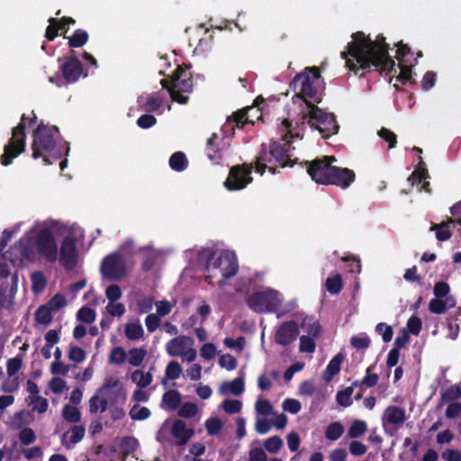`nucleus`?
Returning a JSON list of instances; mask_svg holds the SVG:
<instances>
[{"mask_svg": "<svg viewBox=\"0 0 461 461\" xmlns=\"http://www.w3.org/2000/svg\"><path fill=\"white\" fill-rule=\"evenodd\" d=\"M351 38L347 50L341 52V58L345 59L346 67L355 75L359 70L369 71L372 68L381 74L396 72L395 62L389 55V44L383 34L372 40L363 32H357L352 33Z\"/></svg>", "mask_w": 461, "mask_h": 461, "instance_id": "nucleus-1", "label": "nucleus"}, {"mask_svg": "<svg viewBox=\"0 0 461 461\" xmlns=\"http://www.w3.org/2000/svg\"><path fill=\"white\" fill-rule=\"evenodd\" d=\"M32 138V158H42L45 165H51L68 155L69 144L67 141L59 143L60 132L57 126H50L41 121L33 131Z\"/></svg>", "mask_w": 461, "mask_h": 461, "instance_id": "nucleus-2", "label": "nucleus"}, {"mask_svg": "<svg viewBox=\"0 0 461 461\" xmlns=\"http://www.w3.org/2000/svg\"><path fill=\"white\" fill-rule=\"evenodd\" d=\"M278 132L280 134L279 140H272L269 145L276 167H293L294 161L289 151L292 148L293 140L301 138V136L298 132H294L292 122L289 119L282 121L278 126Z\"/></svg>", "mask_w": 461, "mask_h": 461, "instance_id": "nucleus-3", "label": "nucleus"}, {"mask_svg": "<svg viewBox=\"0 0 461 461\" xmlns=\"http://www.w3.org/2000/svg\"><path fill=\"white\" fill-rule=\"evenodd\" d=\"M208 259L204 271L205 280L211 283V279L216 275L213 273L219 270L223 280H228L234 276L239 271L238 260L234 253L224 252L215 258L216 253L213 250L207 249Z\"/></svg>", "mask_w": 461, "mask_h": 461, "instance_id": "nucleus-4", "label": "nucleus"}, {"mask_svg": "<svg viewBox=\"0 0 461 461\" xmlns=\"http://www.w3.org/2000/svg\"><path fill=\"white\" fill-rule=\"evenodd\" d=\"M320 78L321 71L317 67L306 68L303 72L297 74L291 83L294 90H299L296 96L303 99L306 104L309 103L307 99L319 104L321 96L315 84Z\"/></svg>", "mask_w": 461, "mask_h": 461, "instance_id": "nucleus-5", "label": "nucleus"}, {"mask_svg": "<svg viewBox=\"0 0 461 461\" xmlns=\"http://www.w3.org/2000/svg\"><path fill=\"white\" fill-rule=\"evenodd\" d=\"M246 304L256 313H277L280 317L284 312H278L282 299L277 290L267 287L263 291L254 292L246 297Z\"/></svg>", "mask_w": 461, "mask_h": 461, "instance_id": "nucleus-6", "label": "nucleus"}, {"mask_svg": "<svg viewBox=\"0 0 461 461\" xmlns=\"http://www.w3.org/2000/svg\"><path fill=\"white\" fill-rule=\"evenodd\" d=\"M25 114L21 116L20 123L12 130V137L4 147V153L0 156V162L7 167L13 163V160L23 153L26 149L25 133Z\"/></svg>", "mask_w": 461, "mask_h": 461, "instance_id": "nucleus-7", "label": "nucleus"}, {"mask_svg": "<svg viewBox=\"0 0 461 461\" xmlns=\"http://www.w3.org/2000/svg\"><path fill=\"white\" fill-rule=\"evenodd\" d=\"M190 66L185 64L178 65L173 75L171 76V83L173 88L170 89V97L174 102L181 104H187L189 98L183 94H189L193 91V77Z\"/></svg>", "mask_w": 461, "mask_h": 461, "instance_id": "nucleus-8", "label": "nucleus"}, {"mask_svg": "<svg viewBox=\"0 0 461 461\" xmlns=\"http://www.w3.org/2000/svg\"><path fill=\"white\" fill-rule=\"evenodd\" d=\"M307 106L311 108L308 123L311 128L318 130L322 138L328 139L339 131V125L333 113L320 109L312 103H307Z\"/></svg>", "mask_w": 461, "mask_h": 461, "instance_id": "nucleus-9", "label": "nucleus"}, {"mask_svg": "<svg viewBox=\"0 0 461 461\" xmlns=\"http://www.w3.org/2000/svg\"><path fill=\"white\" fill-rule=\"evenodd\" d=\"M4 257L14 266H24L35 259L34 243L31 237L23 236L5 252Z\"/></svg>", "mask_w": 461, "mask_h": 461, "instance_id": "nucleus-10", "label": "nucleus"}, {"mask_svg": "<svg viewBox=\"0 0 461 461\" xmlns=\"http://www.w3.org/2000/svg\"><path fill=\"white\" fill-rule=\"evenodd\" d=\"M255 116L258 120L261 118V113L258 109L252 106H248L234 112L230 117H228L227 122L221 127L223 135H233L235 128L244 129L247 124L254 125Z\"/></svg>", "mask_w": 461, "mask_h": 461, "instance_id": "nucleus-11", "label": "nucleus"}, {"mask_svg": "<svg viewBox=\"0 0 461 461\" xmlns=\"http://www.w3.org/2000/svg\"><path fill=\"white\" fill-rule=\"evenodd\" d=\"M336 160L334 156H323L312 161H306V169L312 180L319 185H329L332 163Z\"/></svg>", "mask_w": 461, "mask_h": 461, "instance_id": "nucleus-12", "label": "nucleus"}, {"mask_svg": "<svg viewBox=\"0 0 461 461\" xmlns=\"http://www.w3.org/2000/svg\"><path fill=\"white\" fill-rule=\"evenodd\" d=\"M253 164L243 163L230 167L224 186L230 191L244 189L253 180L251 173Z\"/></svg>", "mask_w": 461, "mask_h": 461, "instance_id": "nucleus-13", "label": "nucleus"}, {"mask_svg": "<svg viewBox=\"0 0 461 461\" xmlns=\"http://www.w3.org/2000/svg\"><path fill=\"white\" fill-rule=\"evenodd\" d=\"M34 248L44 259L49 263L58 260V245L51 230L43 228L39 230L35 237Z\"/></svg>", "mask_w": 461, "mask_h": 461, "instance_id": "nucleus-14", "label": "nucleus"}, {"mask_svg": "<svg viewBox=\"0 0 461 461\" xmlns=\"http://www.w3.org/2000/svg\"><path fill=\"white\" fill-rule=\"evenodd\" d=\"M101 273L110 281H120L126 274V264L117 252L108 254L102 261Z\"/></svg>", "mask_w": 461, "mask_h": 461, "instance_id": "nucleus-15", "label": "nucleus"}, {"mask_svg": "<svg viewBox=\"0 0 461 461\" xmlns=\"http://www.w3.org/2000/svg\"><path fill=\"white\" fill-rule=\"evenodd\" d=\"M58 62L60 64L59 69L66 85L74 84L80 78L83 73V64L75 56L59 57Z\"/></svg>", "mask_w": 461, "mask_h": 461, "instance_id": "nucleus-16", "label": "nucleus"}, {"mask_svg": "<svg viewBox=\"0 0 461 461\" xmlns=\"http://www.w3.org/2000/svg\"><path fill=\"white\" fill-rule=\"evenodd\" d=\"M60 265L67 270L72 271L77 265L78 254L74 237L68 235L63 238L59 249Z\"/></svg>", "mask_w": 461, "mask_h": 461, "instance_id": "nucleus-17", "label": "nucleus"}, {"mask_svg": "<svg viewBox=\"0 0 461 461\" xmlns=\"http://www.w3.org/2000/svg\"><path fill=\"white\" fill-rule=\"evenodd\" d=\"M170 429L173 437L178 445H185L194 435V431L186 427V424L181 420H175L172 425L168 421L164 422L160 431L158 433V439L163 440V431Z\"/></svg>", "mask_w": 461, "mask_h": 461, "instance_id": "nucleus-18", "label": "nucleus"}, {"mask_svg": "<svg viewBox=\"0 0 461 461\" xmlns=\"http://www.w3.org/2000/svg\"><path fill=\"white\" fill-rule=\"evenodd\" d=\"M299 327L294 321L283 322L276 331L275 342L281 346H288L299 335Z\"/></svg>", "mask_w": 461, "mask_h": 461, "instance_id": "nucleus-19", "label": "nucleus"}, {"mask_svg": "<svg viewBox=\"0 0 461 461\" xmlns=\"http://www.w3.org/2000/svg\"><path fill=\"white\" fill-rule=\"evenodd\" d=\"M330 173L329 185H336L341 189H347L349 187L356 179L355 172L348 167H339L332 165V170Z\"/></svg>", "mask_w": 461, "mask_h": 461, "instance_id": "nucleus-20", "label": "nucleus"}, {"mask_svg": "<svg viewBox=\"0 0 461 461\" xmlns=\"http://www.w3.org/2000/svg\"><path fill=\"white\" fill-rule=\"evenodd\" d=\"M100 393H103L107 400L108 405H123L126 401V392L122 385L117 382L105 384L100 388Z\"/></svg>", "mask_w": 461, "mask_h": 461, "instance_id": "nucleus-21", "label": "nucleus"}, {"mask_svg": "<svg viewBox=\"0 0 461 461\" xmlns=\"http://www.w3.org/2000/svg\"><path fill=\"white\" fill-rule=\"evenodd\" d=\"M429 177V171L426 167L423 158L422 157H419L418 165L416 166L414 171L408 177V182L411 183V185H419L422 183V185L419 188V191L430 193L431 189L429 186V182L426 181V179Z\"/></svg>", "mask_w": 461, "mask_h": 461, "instance_id": "nucleus-22", "label": "nucleus"}, {"mask_svg": "<svg viewBox=\"0 0 461 461\" xmlns=\"http://www.w3.org/2000/svg\"><path fill=\"white\" fill-rule=\"evenodd\" d=\"M275 162L274 158L271 156V149H267V146L266 143H263L261 145V149L259 154L256 158L255 161V171L261 176L266 172V169L268 168V170L272 174L276 173V165L273 166V163Z\"/></svg>", "mask_w": 461, "mask_h": 461, "instance_id": "nucleus-23", "label": "nucleus"}, {"mask_svg": "<svg viewBox=\"0 0 461 461\" xmlns=\"http://www.w3.org/2000/svg\"><path fill=\"white\" fill-rule=\"evenodd\" d=\"M194 340L186 336H177L170 339L166 345V350L171 357H178L192 346Z\"/></svg>", "mask_w": 461, "mask_h": 461, "instance_id": "nucleus-24", "label": "nucleus"}, {"mask_svg": "<svg viewBox=\"0 0 461 461\" xmlns=\"http://www.w3.org/2000/svg\"><path fill=\"white\" fill-rule=\"evenodd\" d=\"M85 434L86 429L83 425H74L63 433L61 443L66 448H72L84 438Z\"/></svg>", "mask_w": 461, "mask_h": 461, "instance_id": "nucleus-25", "label": "nucleus"}, {"mask_svg": "<svg viewBox=\"0 0 461 461\" xmlns=\"http://www.w3.org/2000/svg\"><path fill=\"white\" fill-rule=\"evenodd\" d=\"M49 25L45 31V38L49 41H53L59 35L63 36L65 39L68 37L66 33L68 32L69 28L60 22V19L50 17L48 20Z\"/></svg>", "mask_w": 461, "mask_h": 461, "instance_id": "nucleus-26", "label": "nucleus"}, {"mask_svg": "<svg viewBox=\"0 0 461 461\" xmlns=\"http://www.w3.org/2000/svg\"><path fill=\"white\" fill-rule=\"evenodd\" d=\"M244 388V380L242 377H237L231 381L223 382L219 387V392L223 396H239L243 393Z\"/></svg>", "mask_w": 461, "mask_h": 461, "instance_id": "nucleus-27", "label": "nucleus"}, {"mask_svg": "<svg viewBox=\"0 0 461 461\" xmlns=\"http://www.w3.org/2000/svg\"><path fill=\"white\" fill-rule=\"evenodd\" d=\"M219 136L217 133H212L206 142V154L208 158L213 163H220L222 158L221 149L219 148L217 140Z\"/></svg>", "mask_w": 461, "mask_h": 461, "instance_id": "nucleus-28", "label": "nucleus"}, {"mask_svg": "<svg viewBox=\"0 0 461 461\" xmlns=\"http://www.w3.org/2000/svg\"><path fill=\"white\" fill-rule=\"evenodd\" d=\"M405 411L396 406H390L384 411L383 420L384 423L399 425L405 420Z\"/></svg>", "mask_w": 461, "mask_h": 461, "instance_id": "nucleus-29", "label": "nucleus"}, {"mask_svg": "<svg viewBox=\"0 0 461 461\" xmlns=\"http://www.w3.org/2000/svg\"><path fill=\"white\" fill-rule=\"evenodd\" d=\"M453 224L448 221V218L447 221H443L438 224H432L430 227L431 231L436 232V238L439 241L448 240L452 237V231L449 229V225Z\"/></svg>", "mask_w": 461, "mask_h": 461, "instance_id": "nucleus-30", "label": "nucleus"}, {"mask_svg": "<svg viewBox=\"0 0 461 461\" xmlns=\"http://www.w3.org/2000/svg\"><path fill=\"white\" fill-rule=\"evenodd\" d=\"M169 167L176 172H182L188 167L186 156L182 151L173 153L169 158Z\"/></svg>", "mask_w": 461, "mask_h": 461, "instance_id": "nucleus-31", "label": "nucleus"}, {"mask_svg": "<svg viewBox=\"0 0 461 461\" xmlns=\"http://www.w3.org/2000/svg\"><path fill=\"white\" fill-rule=\"evenodd\" d=\"M107 400L103 393H100V389L97 391L89 401V411L92 413L104 412L107 409Z\"/></svg>", "mask_w": 461, "mask_h": 461, "instance_id": "nucleus-32", "label": "nucleus"}, {"mask_svg": "<svg viewBox=\"0 0 461 461\" xmlns=\"http://www.w3.org/2000/svg\"><path fill=\"white\" fill-rule=\"evenodd\" d=\"M68 46L70 48H81L89 40V35L86 31L83 29H77L73 32L71 37H68Z\"/></svg>", "mask_w": 461, "mask_h": 461, "instance_id": "nucleus-33", "label": "nucleus"}, {"mask_svg": "<svg viewBox=\"0 0 461 461\" xmlns=\"http://www.w3.org/2000/svg\"><path fill=\"white\" fill-rule=\"evenodd\" d=\"M28 404L32 407L33 411L39 414H43L49 408V402L47 399L40 395H29L27 398Z\"/></svg>", "mask_w": 461, "mask_h": 461, "instance_id": "nucleus-34", "label": "nucleus"}, {"mask_svg": "<svg viewBox=\"0 0 461 461\" xmlns=\"http://www.w3.org/2000/svg\"><path fill=\"white\" fill-rule=\"evenodd\" d=\"M346 358V355L343 352H339L334 356L329 362L326 370L323 375H339L341 370V365Z\"/></svg>", "mask_w": 461, "mask_h": 461, "instance_id": "nucleus-35", "label": "nucleus"}, {"mask_svg": "<svg viewBox=\"0 0 461 461\" xmlns=\"http://www.w3.org/2000/svg\"><path fill=\"white\" fill-rule=\"evenodd\" d=\"M181 402L180 394L176 391H168L163 396V407L166 410L173 411L178 407Z\"/></svg>", "mask_w": 461, "mask_h": 461, "instance_id": "nucleus-36", "label": "nucleus"}, {"mask_svg": "<svg viewBox=\"0 0 461 461\" xmlns=\"http://www.w3.org/2000/svg\"><path fill=\"white\" fill-rule=\"evenodd\" d=\"M403 63L404 62H400L399 64L400 73L396 77V80L403 85H405L408 82H410L411 84H414L415 82L412 81V68L415 66V64Z\"/></svg>", "mask_w": 461, "mask_h": 461, "instance_id": "nucleus-37", "label": "nucleus"}, {"mask_svg": "<svg viewBox=\"0 0 461 461\" xmlns=\"http://www.w3.org/2000/svg\"><path fill=\"white\" fill-rule=\"evenodd\" d=\"M326 290L330 294H338L343 288V281L340 274H336L331 277H328L325 282Z\"/></svg>", "mask_w": 461, "mask_h": 461, "instance_id": "nucleus-38", "label": "nucleus"}, {"mask_svg": "<svg viewBox=\"0 0 461 461\" xmlns=\"http://www.w3.org/2000/svg\"><path fill=\"white\" fill-rule=\"evenodd\" d=\"M51 312L46 304L41 305L34 313L35 321L40 324L49 325L53 320Z\"/></svg>", "mask_w": 461, "mask_h": 461, "instance_id": "nucleus-39", "label": "nucleus"}, {"mask_svg": "<svg viewBox=\"0 0 461 461\" xmlns=\"http://www.w3.org/2000/svg\"><path fill=\"white\" fill-rule=\"evenodd\" d=\"M147 351L143 348H133L127 354L128 363L133 366H140L143 362Z\"/></svg>", "mask_w": 461, "mask_h": 461, "instance_id": "nucleus-40", "label": "nucleus"}, {"mask_svg": "<svg viewBox=\"0 0 461 461\" xmlns=\"http://www.w3.org/2000/svg\"><path fill=\"white\" fill-rule=\"evenodd\" d=\"M62 417L70 423H78L81 420V412L77 407L67 404L62 409Z\"/></svg>", "mask_w": 461, "mask_h": 461, "instance_id": "nucleus-41", "label": "nucleus"}, {"mask_svg": "<svg viewBox=\"0 0 461 461\" xmlns=\"http://www.w3.org/2000/svg\"><path fill=\"white\" fill-rule=\"evenodd\" d=\"M255 411L260 417H267L275 414L272 404L266 399H258L255 403Z\"/></svg>", "mask_w": 461, "mask_h": 461, "instance_id": "nucleus-42", "label": "nucleus"}, {"mask_svg": "<svg viewBox=\"0 0 461 461\" xmlns=\"http://www.w3.org/2000/svg\"><path fill=\"white\" fill-rule=\"evenodd\" d=\"M302 328L308 333L309 337L318 338L321 332V327L317 321H312V319L304 318L302 322Z\"/></svg>", "mask_w": 461, "mask_h": 461, "instance_id": "nucleus-43", "label": "nucleus"}, {"mask_svg": "<svg viewBox=\"0 0 461 461\" xmlns=\"http://www.w3.org/2000/svg\"><path fill=\"white\" fill-rule=\"evenodd\" d=\"M344 432V427L342 426L341 423L336 421V422H332L330 423L327 429H326V431H325V437L329 439V440H337L339 439L342 434Z\"/></svg>", "mask_w": 461, "mask_h": 461, "instance_id": "nucleus-44", "label": "nucleus"}, {"mask_svg": "<svg viewBox=\"0 0 461 461\" xmlns=\"http://www.w3.org/2000/svg\"><path fill=\"white\" fill-rule=\"evenodd\" d=\"M28 413L25 411L15 412L8 421V425L13 429H20L29 423Z\"/></svg>", "mask_w": 461, "mask_h": 461, "instance_id": "nucleus-45", "label": "nucleus"}, {"mask_svg": "<svg viewBox=\"0 0 461 461\" xmlns=\"http://www.w3.org/2000/svg\"><path fill=\"white\" fill-rule=\"evenodd\" d=\"M367 429V425L364 420H356L350 425L348 435L351 438H357L362 436Z\"/></svg>", "mask_w": 461, "mask_h": 461, "instance_id": "nucleus-46", "label": "nucleus"}, {"mask_svg": "<svg viewBox=\"0 0 461 461\" xmlns=\"http://www.w3.org/2000/svg\"><path fill=\"white\" fill-rule=\"evenodd\" d=\"M144 334L140 323H128L125 327V336L130 340H138Z\"/></svg>", "mask_w": 461, "mask_h": 461, "instance_id": "nucleus-47", "label": "nucleus"}, {"mask_svg": "<svg viewBox=\"0 0 461 461\" xmlns=\"http://www.w3.org/2000/svg\"><path fill=\"white\" fill-rule=\"evenodd\" d=\"M32 283V290L36 293L41 292L47 285V279L44 274L41 271H35L31 275Z\"/></svg>", "mask_w": 461, "mask_h": 461, "instance_id": "nucleus-48", "label": "nucleus"}, {"mask_svg": "<svg viewBox=\"0 0 461 461\" xmlns=\"http://www.w3.org/2000/svg\"><path fill=\"white\" fill-rule=\"evenodd\" d=\"M95 317V311L87 306L81 307L77 313V318L78 321L88 324L94 322Z\"/></svg>", "mask_w": 461, "mask_h": 461, "instance_id": "nucleus-49", "label": "nucleus"}, {"mask_svg": "<svg viewBox=\"0 0 461 461\" xmlns=\"http://www.w3.org/2000/svg\"><path fill=\"white\" fill-rule=\"evenodd\" d=\"M129 414L134 420H143L150 416V411L147 407L136 404L131 409Z\"/></svg>", "mask_w": 461, "mask_h": 461, "instance_id": "nucleus-50", "label": "nucleus"}, {"mask_svg": "<svg viewBox=\"0 0 461 461\" xmlns=\"http://www.w3.org/2000/svg\"><path fill=\"white\" fill-rule=\"evenodd\" d=\"M378 136L388 143L389 149H393L396 147L397 136L393 131L385 127H382L378 131Z\"/></svg>", "mask_w": 461, "mask_h": 461, "instance_id": "nucleus-51", "label": "nucleus"}, {"mask_svg": "<svg viewBox=\"0 0 461 461\" xmlns=\"http://www.w3.org/2000/svg\"><path fill=\"white\" fill-rule=\"evenodd\" d=\"M396 59L399 60V62L409 63L410 60L407 59V57L409 55H413L411 48L407 44H404L402 41H399L396 44Z\"/></svg>", "mask_w": 461, "mask_h": 461, "instance_id": "nucleus-52", "label": "nucleus"}, {"mask_svg": "<svg viewBox=\"0 0 461 461\" xmlns=\"http://www.w3.org/2000/svg\"><path fill=\"white\" fill-rule=\"evenodd\" d=\"M283 446V440L278 436H273L264 442V447L269 453H277Z\"/></svg>", "mask_w": 461, "mask_h": 461, "instance_id": "nucleus-53", "label": "nucleus"}, {"mask_svg": "<svg viewBox=\"0 0 461 461\" xmlns=\"http://www.w3.org/2000/svg\"><path fill=\"white\" fill-rule=\"evenodd\" d=\"M223 343L227 348L241 352L245 348L246 339L243 336H240L235 339L232 338H225Z\"/></svg>", "mask_w": 461, "mask_h": 461, "instance_id": "nucleus-54", "label": "nucleus"}, {"mask_svg": "<svg viewBox=\"0 0 461 461\" xmlns=\"http://www.w3.org/2000/svg\"><path fill=\"white\" fill-rule=\"evenodd\" d=\"M221 408L226 413H238L242 408V402L240 400H225L221 403Z\"/></svg>", "mask_w": 461, "mask_h": 461, "instance_id": "nucleus-55", "label": "nucleus"}, {"mask_svg": "<svg viewBox=\"0 0 461 461\" xmlns=\"http://www.w3.org/2000/svg\"><path fill=\"white\" fill-rule=\"evenodd\" d=\"M127 353L122 347L113 348L110 353V361L116 365H122L126 361Z\"/></svg>", "mask_w": 461, "mask_h": 461, "instance_id": "nucleus-56", "label": "nucleus"}, {"mask_svg": "<svg viewBox=\"0 0 461 461\" xmlns=\"http://www.w3.org/2000/svg\"><path fill=\"white\" fill-rule=\"evenodd\" d=\"M299 348L301 352L313 353L316 348V344L312 338L303 335L300 337Z\"/></svg>", "mask_w": 461, "mask_h": 461, "instance_id": "nucleus-57", "label": "nucleus"}, {"mask_svg": "<svg viewBox=\"0 0 461 461\" xmlns=\"http://www.w3.org/2000/svg\"><path fill=\"white\" fill-rule=\"evenodd\" d=\"M461 396V387L460 385H453L447 388L441 394L442 402H450L456 400Z\"/></svg>", "mask_w": 461, "mask_h": 461, "instance_id": "nucleus-58", "label": "nucleus"}, {"mask_svg": "<svg viewBox=\"0 0 461 461\" xmlns=\"http://www.w3.org/2000/svg\"><path fill=\"white\" fill-rule=\"evenodd\" d=\"M219 365L228 371H232L237 366V360L230 354H223L219 357Z\"/></svg>", "mask_w": 461, "mask_h": 461, "instance_id": "nucleus-59", "label": "nucleus"}, {"mask_svg": "<svg viewBox=\"0 0 461 461\" xmlns=\"http://www.w3.org/2000/svg\"><path fill=\"white\" fill-rule=\"evenodd\" d=\"M282 408L285 411L297 414L301 411L302 405L298 400L288 398L283 402Z\"/></svg>", "mask_w": 461, "mask_h": 461, "instance_id": "nucleus-60", "label": "nucleus"}, {"mask_svg": "<svg viewBox=\"0 0 461 461\" xmlns=\"http://www.w3.org/2000/svg\"><path fill=\"white\" fill-rule=\"evenodd\" d=\"M450 286L447 282L440 281L434 285L433 294L435 298L443 299L449 294Z\"/></svg>", "mask_w": 461, "mask_h": 461, "instance_id": "nucleus-61", "label": "nucleus"}, {"mask_svg": "<svg viewBox=\"0 0 461 461\" xmlns=\"http://www.w3.org/2000/svg\"><path fill=\"white\" fill-rule=\"evenodd\" d=\"M375 331L382 336L384 342H389L393 339V328L384 322H380L375 326Z\"/></svg>", "mask_w": 461, "mask_h": 461, "instance_id": "nucleus-62", "label": "nucleus"}, {"mask_svg": "<svg viewBox=\"0 0 461 461\" xmlns=\"http://www.w3.org/2000/svg\"><path fill=\"white\" fill-rule=\"evenodd\" d=\"M138 440L131 437H126L122 438L121 443L122 450L127 455L134 452L138 448Z\"/></svg>", "mask_w": 461, "mask_h": 461, "instance_id": "nucleus-63", "label": "nucleus"}, {"mask_svg": "<svg viewBox=\"0 0 461 461\" xmlns=\"http://www.w3.org/2000/svg\"><path fill=\"white\" fill-rule=\"evenodd\" d=\"M198 412V408L196 404L193 402H185L184 403L178 411L179 416L183 418H192L195 416Z\"/></svg>", "mask_w": 461, "mask_h": 461, "instance_id": "nucleus-64", "label": "nucleus"}]
</instances>
